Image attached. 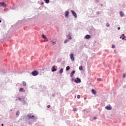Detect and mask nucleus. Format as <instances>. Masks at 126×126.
<instances>
[{
  "label": "nucleus",
  "mask_w": 126,
  "mask_h": 126,
  "mask_svg": "<svg viewBox=\"0 0 126 126\" xmlns=\"http://www.w3.org/2000/svg\"><path fill=\"white\" fill-rule=\"evenodd\" d=\"M32 74L33 76H36V75L39 74V72L37 70H34L32 72Z\"/></svg>",
  "instance_id": "nucleus-1"
},
{
  "label": "nucleus",
  "mask_w": 126,
  "mask_h": 126,
  "mask_svg": "<svg viewBox=\"0 0 126 126\" xmlns=\"http://www.w3.org/2000/svg\"><path fill=\"white\" fill-rule=\"evenodd\" d=\"M70 59L72 61V62H74L75 59H74V56L73 55V54L71 53L70 55Z\"/></svg>",
  "instance_id": "nucleus-2"
},
{
  "label": "nucleus",
  "mask_w": 126,
  "mask_h": 126,
  "mask_svg": "<svg viewBox=\"0 0 126 126\" xmlns=\"http://www.w3.org/2000/svg\"><path fill=\"white\" fill-rule=\"evenodd\" d=\"M70 11H71L72 14L73 15V16L75 17V18H77V15L76 14V13H75V12H74V11L71 10Z\"/></svg>",
  "instance_id": "nucleus-3"
},
{
  "label": "nucleus",
  "mask_w": 126,
  "mask_h": 126,
  "mask_svg": "<svg viewBox=\"0 0 126 126\" xmlns=\"http://www.w3.org/2000/svg\"><path fill=\"white\" fill-rule=\"evenodd\" d=\"M0 6L5 7L6 6V4H5L4 2H0Z\"/></svg>",
  "instance_id": "nucleus-4"
},
{
  "label": "nucleus",
  "mask_w": 126,
  "mask_h": 126,
  "mask_svg": "<svg viewBox=\"0 0 126 126\" xmlns=\"http://www.w3.org/2000/svg\"><path fill=\"white\" fill-rule=\"evenodd\" d=\"M27 118L29 119H33H33H35V116H34V115L32 116V115H28Z\"/></svg>",
  "instance_id": "nucleus-5"
},
{
  "label": "nucleus",
  "mask_w": 126,
  "mask_h": 126,
  "mask_svg": "<svg viewBox=\"0 0 126 126\" xmlns=\"http://www.w3.org/2000/svg\"><path fill=\"white\" fill-rule=\"evenodd\" d=\"M105 109L108 111H110V110H112V107H111L110 105H108L105 107Z\"/></svg>",
  "instance_id": "nucleus-6"
},
{
  "label": "nucleus",
  "mask_w": 126,
  "mask_h": 126,
  "mask_svg": "<svg viewBox=\"0 0 126 126\" xmlns=\"http://www.w3.org/2000/svg\"><path fill=\"white\" fill-rule=\"evenodd\" d=\"M74 81L76 83H79L81 82V80H80V79H79V78H77V80H75Z\"/></svg>",
  "instance_id": "nucleus-7"
},
{
  "label": "nucleus",
  "mask_w": 126,
  "mask_h": 126,
  "mask_svg": "<svg viewBox=\"0 0 126 126\" xmlns=\"http://www.w3.org/2000/svg\"><path fill=\"white\" fill-rule=\"evenodd\" d=\"M42 38H43V39H46V40H45L46 42H48V41H49V40L47 39V37H46V36H45V35L42 34Z\"/></svg>",
  "instance_id": "nucleus-8"
},
{
  "label": "nucleus",
  "mask_w": 126,
  "mask_h": 126,
  "mask_svg": "<svg viewBox=\"0 0 126 126\" xmlns=\"http://www.w3.org/2000/svg\"><path fill=\"white\" fill-rule=\"evenodd\" d=\"M68 14H69V11H66L65 13V17H67V16H68Z\"/></svg>",
  "instance_id": "nucleus-9"
},
{
  "label": "nucleus",
  "mask_w": 126,
  "mask_h": 126,
  "mask_svg": "<svg viewBox=\"0 0 126 126\" xmlns=\"http://www.w3.org/2000/svg\"><path fill=\"white\" fill-rule=\"evenodd\" d=\"M75 73V71L73 70L71 73H70V77H72V76H73V75Z\"/></svg>",
  "instance_id": "nucleus-10"
},
{
  "label": "nucleus",
  "mask_w": 126,
  "mask_h": 126,
  "mask_svg": "<svg viewBox=\"0 0 126 126\" xmlns=\"http://www.w3.org/2000/svg\"><path fill=\"white\" fill-rule=\"evenodd\" d=\"M19 92H25V90L22 88H21L19 89Z\"/></svg>",
  "instance_id": "nucleus-11"
},
{
  "label": "nucleus",
  "mask_w": 126,
  "mask_h": 126,
  "mask_svg": "<svg viewBox=\"0 0 126 126\" xmlns=\"http://www.w3.org/2000/svg\"><path fill=\"white\" fill-rule=\"evenodd\" d=\"M90 38H91V36L89 34H87L85 36L86 39H90Z\"/></svg>",
  "instance_id": "nucleus-12"
},
{
  "label": "nucleus",
  "mask_w": 126,
  "mask_h": 126,
  "mask_svg": "<svg viewBox=\"0 0 126 126\" xmlns=\"http://www.w3.org/2000/svg\"><path fill=\"white\" fill-rule=\"evenodd\" d=\"M66 38H67V39H68L69 40H71L72 39L71 36L69 34H67L66 35Z\"/></svg>",
  "instance_id": "nucleus-13"
},
{
  "label": "nucleus",
  "mask_w": 126,
  "mask_h": 126,
  "mask_svg": "<svg viewBox=\"0 0 126 126\" xmlns=\"http://www.w3.org/2000/svg\"><path fill=\"white\" fill-rule=\"evenodd\" d=\"M55 67H55V66H54L52 67V68H53V69L52 70V72H55V71H57V69H56Z\"/></svg>",
  "instance_id": "nucleus-14"
},
{
  "label": "nucleus",
  "mask_w": 126,
  "mask_h": 126,
  "mask_svg": "<svg viewBox=\"0 0 126 126\" xmlns=\"http://www.w3.org/2000/svg\"><path fill=\"white\" fill-rule=\"evenodd\" d=\"M63 69L61 68L59 71V73H60V74H62V73H63Z\"/></svg>",
  "instance_id": "nucleus-15"
},
{
  "label": "nucleus",
  "mask_w": 126,
  "mask_h": 126,
  "mask_svg": "<svg viewBox=\"0 0 126 126\" xmlns=\"http://www.w3.org/2000/svg\"><path fill=\"white\" fill-rule=\"evenodd\" d=\"M92 93H93V94H96V91H95V90H94V89H92Z\"/></svg>",
  "instance_id": "nucleus-16"
},
{
  "label": "nucleus",
  "mask_w": 126,
  "mask_h": 126,
  "mask_svg": "<svg viewBox=\"0 0 126 126\" xmlns=\"http://www.w3.org/2000/svg\"><path fill=\"white\" fill-rule=\"evenodd\" d=\"M120 13V16H121V17H124V13H123V12L121 11Z\"/></svg>",
  "instance_id": "nucleus-17"
},
{
  "label": "nucleus",
  "mask_w": 126,
  "mask_h": 126,
  "mask_svg": "<svg viewBox=\"0 0 126 126\" xmlns=\"http://www.w3.org/2000/svg\"><path fill=\"white\" fill-rule=\"evenodd\" d=\"M69 69H70V67H69V66H67L66 67V70L68 71V70H69Z\"/></svg>",
  "instance_id": "nucleus-18"
},
{
  "label": "nucleus",
  "mask_w": 126,
  "mask_h": 126,
  "mask_svg": "<svg viewBox=\"0 0 126 126\" xmlns=\"http://www.w3.org/2000/svg\"><path fill=\"white\" fill-rule=\"evenodd\" d=\"M19 114H20V112H19V111H18L16 112V116H19Z\"/></svg>",
  "instance_id": "nucleus-19"
},
{
  "label": "nucleus",
  "mask_w": 126,
  "mask_h": 126,
  "mask_svg": "<svg viewBox=\"0 0 126 126\" xmlns=\"http://www.w3.org/2000/svg\"><path fill=\"white\" fill-rule=\"evenodd\" d=\"M79 69L80 70H82V69H83V67H82V66H80L79 67Z\"/></svg>",
  "instance_id": "nucleus-20"
},
{
  "label": "nucleus",
  "mask_w": 126,
  "mask_h": 126,
  "mask_svg": "<svg viewBox=\"0 0 126 126\" xmlns=\"http://www.w3.org/2000/svg\"><path fill=\"white\" fill-rule=\"evenodd\" d=\"M18 100H19V101H21V100H22V98L20 97H17V99H16V101H17Z\"/></svg>",
  "instance_id": "nucleus-21"
},
{
  "label": "nucleus",
  "mask_w": 126,
  "mask_h": 126,
  "mask_svg": "<svg viewBox=\"0 0 126 126\" xmlns=\"http://www.w3.org/2000/svg\"><path fill=\"white\" fill-rule=\"evenodd\" d=\"M44 1L46 3H49V2H50V0H44Z\"/></svg>",
  "instance_id": "nucleus-22"
},
{
  "label": "nucleus",
  "mask_w": 126,
  "mask_h": 126,
  "mask_svg": "<svg viewBox=\"0 0 126 126\" xmlns=\"http://www.w3.org/2000/svg\"><path fill=\"white\" fill-rule=\"evenodd\" d=\"M23 84L24 85V86H26V82H25V81H23Z\"/></svg>",
  "instance_id": "nucleus-23"
},
{
  "label": "nucleus",
  "mask_w": 126,
  "mask_h": 126,
  "mask_svg": "<svg viewBox=\"0 0 126 126\" xmlns=\"http://www.w3.org/2000/svg\"><path fill=\"white\" fill-rule=\"evenodd\" d=\"M67 42H68V40L66 39V40H64V44H66V43H67Z\"/></svg>",
  "instance_id": "nucleus-24"
},
{
  "label": "nucleus",
  "mask_w": 126,
  "mask_h": 126,
  "mask_svg": "<svg viewBox=\"0 0 126 126\" xmlns=\"http://www.w3.org/2000/svg\"><path fill=\"white\" fill-rule=\"evenodd\" d=\"M97 81H102V80L101 78H97Z\"/></svg>",
  "instance_id": "nucleus-25"
},
{
  "label": "nucleus",
  "mask_w": 126,
  "mask_h": 126,
  "mask_svg": "<svg viewBox=\"0 0 126 126\" xmlns=\"http://www.w3.org/2000/svg\"><path fill=\"white\" fill-rule=\"evenodd\" d=\"M106 26L107 27H110V24H109V23H106Z\"/></svg>",
  "instance_id": "nucleus-26"
},
{
  "label": "nucleus",
  "mask_w": 126,
  "mask_h": 126,
  "mask_svg": "<svg viewBox=\"0 0 126 126\" xmlns=\"http://www.w3.org/2000/svg\"><path fill=\"white\" fill-rule=\"evenodd\" d=\"M51 42L52 43V44H53V45H56V42H55V41H52Z\"/></svg>",
  "instance_id": "nucleus-27"
},
{
  "label": "nucleus",
  "mask_w": 126,
  "mask_h": 126,
  "mask_svg": "<svg viewBox=\"0 0 126 126\" xmlns=\"http://www.w3.org/2000/svg\"><path fill=\"white\" fill-rule=\"evenodd\" d=\"M77 97V99H80V95L78 94Z\"/></svg>",
  "instance_id": "nucleus-28"
},
{
  "label": "nucleus",
  "mask_w": 126,
  "mask_h": 126,
  "mask_svg": "<svg viewBox=\"0 0 126 126\" xmlns=\"http://www.w3.org/2000/svg\"><path fill=\"white\" fill-rule=\"evenodd\" d=\"M112 49H115V45H112Z\"/></svg>",
  "instance_id": "nucleus-29"
},
{
  "label": "nucleus",
  "mask_w": 126,
  "mask_h": 126,
  "mask_svg": "<svg viewBox=\"0 0 126 126\" xmlns=\"http://www.w3.org/2000/svg\"><path fill=\"white\" fill-rule=\"evenodd\" d=\"M73 111H74V112H75L76 111V108H74L73 109Z\"/></svg>",
  "instance_id": "nucleus-30"
},
{
  "label": "nucleus",
  "mask_w": 126,
  "mask_h": 126,
  "mask_svg": "<svg viewBox=\"0 0 126 126\" xmlns=\"http://www.w3.org/2000/svg\"><path fill=\"white\" fill-rule=\"evenodd\" d=\"M100 14V13H99V12H98V11H97V12H96V14H97V15H98V14Z\"/></svg>",
  "instance_id": "nucleus-31"
},
{
  "label": "nucleus",
  "mask_w": 126,
  "mask_h": 126,
  "mask_svg": "<svg viewBox=\"0 0 126 126\" xmlns=\"http://www.w3.org/2000/svg\"><path fill=\"white\" fill-rule=\"evenodd\" d=\"M126 38V36H124L123 38H122V39L123 40H125V38Z\"/></svg>",
  "instance_id": "nucleus-32"
},
{
  "label": "nucleus",
  "mask_w": 126,
  "mask_h": 126,
  "mask_svg": "<svg viewBox=\"0 0 126 126\" xmlns=\"http://www.w3.org/2000/svg\"><path fill=\"white\" fill-rule=\"evenodd\" d=\"M22 102H23L24 104H25V100H23V101H22Z\"/></svg>",
  "instance_id": "nucleus-33"
},
{
  "label": "nucleus",
  "mask_w": 126,
  "mask_h": 126,
  "mask_svg": "<svg viewBox=\"0 0 126 126\" xmlns=\"http://www.w3.org/2000/svg\"><path fill=\"white\" fill-rule=\"evenodd\" d=\"M51 107V106L50 105H48V106H47V108H50Z\"/></svg>",
  "instance_id": "nucleus-34"
},
{
  "label": "nucleus",
  "mask_w": 126,
  "mask_h": 126,
  "mask_svg": "<svg viewBox=\"0 0 126 126\" xmlns=\"http://www.w3.org/2000/svg\"><path fill=\"white\" fill-rule=\"evenodd\" d=\"M120 29H121V28H120V27L118 28V30H120Z\"/></svg>",
  "instance_id": "nucleus-35"
},
{
  "label": "nucleus",
  "mask_w": 126,
  "mask_h": 126,
  "mask_svg": "<svg viewBox=\"0 0 126 126\" xmlns=\"http://www.w3.org/2000/svg\"><path fill=\"white\" fill-rule=\"evenodd\" d=\"M123 77H124V78L126 77V74H125L123 75Z\"/></svg>",
  "instance_id": "nucleus-36"
},
{
  "label": "nucleus",
  "mask_w": 126,
  "mask_h": 126,
  "mask_svg": "<svg viewBox=\"0 0 126 126\" xmlns=\"http://www.w3.org/2000/svg\"><path fill=\"white\" fill-rule=\"evenodd\" d=\"M86 99H87V97H84V100H86Z\"/></svg>",
  "instance_id": "nucleus-37"
},
{
  "label": "nucleus",
  "mask_w": 126,
  "mask_h": 126,
  "mask_svg": "<svg viewBox=\"0 0 126 126\" xmlns=\"http://www.w3.org/2000/svg\"><path fill=\"white\" fill-rule=\"evenodd\" d=\"M96 119H97V118H96V117H94V120H96Z\"/></svg>",
  "instance_id": "nucleus-38"
},
{
  "label": "nucleus",
  "mask_w": 126,
  "mask_h": 126,
  "mask_svg": "<svg viewBox=\"0 0 126 126\" xmlns=\"http://www.w3.org/2000/svg\"><path fill=\"white\" fill-rule=\"evenodd\" d=\"M41 4H44V2H42Z\"/></svg>",
  "instance_id": "nucleus-39"
},
{
  "label": "nucleus",
  "mask_w": 126,
  "mask_h": 126,
  "mask_svg": "<svg viewBox=\"0 0 126 126\" xmlns=\"http://www.w3.org/2000/svg\"><path fill=\"white\" fill-rule=\"evenodd\" d=\"M1 126H3V124H1Z\"/></svg>",
  "instance_id": "nucleus-40"
},
{
  "label": "nucleus",
  "mask_w": 126,
  "mask_h": 126,
  "mask_svg": "<svg viewBox=\"0 0 126 126\" xmlns=\"http://www.w3.org/2000/svg\"><path fill=\"white\" fill-rule=\"evenodd\" d=\"M122 36H125V34H122Z\"/></svg>",
  "instance_id": "nucleus-41"
},
{
  "label": "nucleus",
  "mask_w": 126,
  "mask_h": 126,
  "mask_svg": "<svg viewBox=\"0 0 126 126\" xmlns=\"http://www.w3.org/2000/svg\"><path fill=\"white\" fill-rule=\"evenodd\" d=\"M1 20H0V23H1Z\"/></svg>",
  "instance_id": "nucleus-42"
},
{
  "label": "nucleus",
  "mask_w": 126,
  "mask_h": 126,
  "mask_svg": "<svg viewBox=\"0 0 126 126\" xmlns=\"http://www.w3.org/2000/svg\"><path fill=\"white\" fill-rule=\"evenodd\" d=\"M122 38V36H120V39H121Z\"/></svg>",
  "instance_id": "nucleus-43"
}]
</instances>
